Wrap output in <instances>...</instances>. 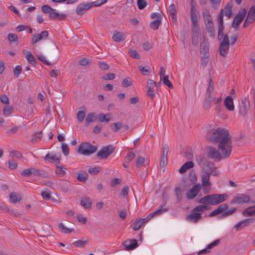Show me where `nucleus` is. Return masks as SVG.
<instances>
[{"label":"nucleus","mask_w":255,"mask_h":255,"mask_svg":"<svg viewBox=\"0 0 255 255\" xmlns=\"http://www.w3.org/2000/svg\"><path fill=\"white\" fill-rule=\"evenodd\" d=\"M233 6V1L228 2L225 7L224 9H221L218 17V38L220 41L223 38L220 43L219 51L220 54L224 57H225L227 55L226 51L229 49L230 41L228 35L227 34L224 35V26L223 24V17L224 14L228 17L231 16L232 14Z\"/></svg>","instance_id":"nucleus-1"},{"label":"nucleus","mask_w":255,"mask_h":255,"mask_svg":"<svg viewBox=\"0 0 255 255\" xmlns=\"http://www.w3.org/2000/svg\"><path fill=\"white\" fill-rule=\"evenodd\" d=\"M207 139L214 143H218L219 148L223 146L232 148V136L229 131L223 128H217L209 130L206 135Z\"/></svg>","instance_id":"nucleus-2"},{"label":"nucleus","mask_w":255,"mask_h":255,"mask_svg":"<svg viewBox=\"0 0 255 255\" xmlns=\"http://www.w3.org/2000/svg\"><path fill=\"white\" fill-rule=\"evenodd\" d=\"M228 197V195L226 194L207 195L199 200V202L202 204L195 207L192 212H204L210 209L209 205H218L226 201Z\"/></svg>","instance_id":"nucleus-3"},{"label":"nucleus","mask_w":255,"mask_h":255,"mask_svg":"<svg viewBox=\"0 0 255 255\" xmlns=\"http://www.w3.org/2000/svg\"><path fill=\"white\" fill-rule=\"evenodd\" d=\"M223 147L224 149L218 148L220 152L214 147H208V157L218 161H220L223 158H227L230 155L232 148L224 146Z\"/></svg>","instance_id":"nucleus-4"},{"label":"nucleus","mask_w":255,"mask_h":255,"mask_svg":"<svg viewBox=\"0 0 255 255\" xmlns=\"http://www.w3.org/2000/svg\"><path fill=\"white\" fill-rule=\"evenodd\" d=\"M228 209L229 206L228 204H221L216 209L214 210L209 214V217H212L222 214L220 216L221 218H224L233 215L237 211V209L235 207L232 208L230 210H228Z\"/></svg>","instance_id":"nucleus-5"},{"label":"nucleus","mask_w":255,"mask_h":255,"mask_svg":"<svg viewBox=\"0 0 255 255\" xmlns=\"http://www.w3.org/2000/svg\"><path fill=\"white\" fill-rule=\"evenodd\" d=\"M97 150V147L89 142H83L79 147L78 151L84 155H90Z\"/></svg>","instance_id":"nucleus-6"},{"label":"nucleus","mask_w":255,"mask_h":255,"mask_svg":"<svg viewBox=\"0 0 255 255\" xmlns=\"http://www.w3.org/2000/svg\"><path fill=\"white\" fill-rule=\"evenodd\" d=\"M203 191L205 193H208L210 190V173L208 171L202 170L201 173Z\"/></svg>","instance_id":"nucleus-7"},{"label":"nucleus","mask_w":255,"mask_h":255,"mask_svg":"<svg viewBox=\"0 0 255 255\" xmlns=\"http://www.w3.org/2000/svg\"><path fill=\"white\" fill-rule=\"evenodd\" d=\"M115 150L113 145H109L103 147L97 153L96 155L100 160L107 159Z\"/></svg>","instance_id":"nucleus-8"},{"label":"nucleus","mask_w":255,"mask_h":255,"mask_svg":"<svg viewBox=\"0 0 255 255\" xmlns=\"http://www.w3.org/2000/svg\"><path fill=\"white\" fill-rule=\"evenodd\" d=\"M200 40H201L200 47V53L202 55H205L206 57H209V45L208 42V40L205 38L204 35L200 36Z\"/></svg>","instance_id":"nucleus-9"},{"label":"nucleus","mask_w":255,"mask_h":255,"mask_svg":"<svg viewBox=\"0 0 255 255\" xmlns=\"http://www.w3.org/2000/svg\"><path fill=\"white\" fill-rule=\"evenodd\" d=\"M246 14V10L245 9H243L242 10L239 11L233 19L232 26L235 28H237L244 20Z\"/></svg>","instance_id":"nucleus-10"},{"label":"nucleus","mask_w":255,"mask_h":255,"mask_svg":"<svg viewBox=\"0 0 255 255\" xmlns=\"http://www.w3.org/2000/svg\"><path fill=\"white\" fill-rule=\"evenodd\" d=\"M250 199V197L249 196L242 194H239L231 200L230 203L232 204H241L249 202Z\"/></svg>","instance_id":"nucleus-11"},{"label":"nucleus","mask_w":255,"mask_h":255,"mask_svg":"<svg viewBox=\"0 0 255 255\" xmlns=\"http://www.w3.org/2000/svg\"><path fill=\"white\" fill-rule=\"evenodd\" d=\"M156 83L153 80L149 79L147 83V95L150 97L151 100H153L155 96V92L154 88L156 87Z\"/></svg>","instance_id":"nucleus-12"},{"label":"nucleus","mask_w":255,"mask_h":255,"mask_svg":"<svg viewBox=\"0 0 255 255\" xmlns=\"http://www.w3.org/2000/svg\"><path fill=\"white\" fill-rule=\"evenodd\" d=\"M201 186L199 184L194 185L186 193L187 199H193L198 194L200 190Z\"/></svg>","instance_id":"nucleus-13"},{"label":"nucleus","mask_w":255,"mask_h":255,"mask_svg":"<svg viewBox=\"0 0 255 255\" xmlns=\"http://www.w3.org/2000/svg\"><path fill=\"white\" fill-rule=\"evenodd\" d=\"M48 35L49 34L47 31H42L40 33L34 34L31 39V43L34 45L39 40L46 39Z\"/></svg>","instance_id":"nucleus-14"},{"label":"nucleus","mask_w":255,"mask_h":255,"mask_svg":"<svg viewBox=\"0 0 255 255\" xmlns=\"http://www.w3.org/2000/svg\"><path fill=\"white\" fill-rule=\"evenodd\" d=\"M242 106L240 107L239 112L245 118L250 109L249 101L247 98H245L242 100Z\"/></svg>","instance_id":"nucleus-15"},{"label":"nucleus","mask_w":255,"mask_h":255,"mask_svg":"<svg viewBox=\"0 0 255 255\" xmlns=\"http://www.w3.org/2000/svg\"><path fill=\"white\" fill-rule=\"evenodd\" d=\"M92 6L93 3H81L79 4L76 8V13L78 15H81L84 13L85 11L89 9Z\"/></svg>","instance_id":"nucleus-16"},{"label":"nucleus","mask_w":255,"mask_h":255,"mask_svg":"<svg viewBox=\"0 0 255 255\" xmlns=\"http://www.w3.org/2000/svg\"><path fill=\"white\" fill-rule=\"evenodd\" d=\"M124 245L127 250L130 251L137 247V242L135 239L128 240L124 242Z\"/></svg>","instance_id":"nucleus-17"},{"label":"nucleus","mask_w":255,"mask_h":255,"mask_svg":"<svg viewBox=\"0 0 255 255\" xmlns=\"http://www.w3.org/2000/svg\"><path fill=\"white\" fill-rule=\"evenodd\" d=\"M202 218V214L196 212H192V213L186 217L187 220L194 222H198Z\"/></svg>","instance_id":"nucleus-18"},{"label":"nucleus","mask_w":255,"mask_h":255,"mask_svg":"<svg viewBox=\"0 0 255 255\" xmlns=\"http://www.w3.org/2000/svg\"><path fill=\"white\" fill-rule=\"evenodd\" d=\"M224 105L226 109L230 111H233L235 109L233 99L230 96L226 97L224 101Z\"/></svg>","instance_id":"nucleus-19"},{"label":"nucleus","mask_w":255,"mask_h":255,"mask_svg":"<svg viewBox=\"0 0 255 255\" xmlns=\"http://www.w3.org/2000/svg\"><path fill=\"white\" fill-rule=\"evenodd\" d=\"M50 50L47 51V54L51 58H54L57 57L58 56V53L57 51L58 47L56 46L55 43H53L52 44L50 45Z\"/></svg>","instance_id":"nucleus-20"},{"label":"nucleus","mask_w":255,"mask_h":255,"mask_svg":"<svg viewBox=\"0 0 255 255\" xmlns=\"http://www.w3.org/2000/svg\"><path fill=\"white\" fill-rule=\"evenodd\" d=\"M49 16L52 20H65L66 18V15L65 14L59 13L56 12L55 10L51 12Z\"/></svg>","instance_id":"nucleus-21"},{"label":"nucleus","mask_w":255,"mask_h":255,"mask_svg":"<svg viewBox=\"0 0 255 255\" xmlns=\"http://www.w3.org/2000/svg\"><path fill=\"white\" fill-rule=\"evenodd\" d=\"M214 99V95L212 93H206V97L205 99L204 108L206 110L209 109L211 107V103Z\"/></svg>","instance_id":"nucleus-22"},{"label":"nucleus","mask_w":255,"mask_h":255,"mask_svg":"<svg viewBox=\"0 0 255 255\" xmlns=\"http://www.w3.org/2000/svg\"><path fill=\"white\" fill-rule=\"evenodd\" d=\"M197 161L203 170H205L207 167H209V165L212 163L205 158L201 157H199L197 159Z\"/></svg>","instance_id":"nucleus-23"},{"label":"nucleus","mask_w":255,"mask_h":255,"mask_svg":"<svg viewBox=\"0 0 255 255\" xmlns=\"http://www.w3.org/2000/svg\"><path fill=\"white\" fill-rule=\"evenodd\" d=\"M146 221L144 218L136 220L131 224V227L134 231L138 230Z\"/></svg>","instance_id":"nucleus-24"},{"label":"nucleus","mask_w":255,"mask_h":255,"mask_svg":"<svg viewBox=\"0 0 255 255\" xmlns=\"http://www.w3.org/2000/svg\"><path fill=\"white\" fill-rule=\"evenodd\" d=\"M206 30L208 31L210 36L214 38L215 37L214 25L213 21L205 23Z\"/></svg>","instance_id":"nucleus-25"},{"label":"nucleus","mask_w":255,"mask_h":255,"mask_svg":"<svg viewBox=\"0 0 255 255\" xmlns=\"http://www.w3.org/2000/svg\"><path fill=\"white\" fill-rule=\"evenodd\" d=\"M81 205L85 209H91L92 202L89 197L86 196L82 197L81 199Z\"/></svg>","instance_id":"nucleus-26"},{"label":"nucleus","mask_w":255,"mask_h":255,"mask_svg":"<svg viewBox=\"0 0 255 255\" xmlns=\"http://www.w3.org/2000/svg\"><path fill=\"white\" fill-rule=\"evenodd\" d=\"M194 165V163L192 161H187L180 167L179 172L181 174L184 173L186 172L188 169L193 167Z\"/></svg>","instance_id":"nucleus-27"},{"label":"nucleus","mask_w":255,"mask_h":255,"mask_svg":"<svg viewBox=\"0 0 255 255\" xmlns=\"http://www.w3.org/2000/svg\"><path fill=\"white\" fill-rule=\"evenodd\" d=\"M166 204V202L162 205L159 206L158 209H157L155 211L150 213V215L152 216V217L153 218L154 216L156 215H161L162 213L167 212L168 211V208H163L164 206H165Z\"/></svg>","instance_id":"nucleus-28"},{"label":"nucleus","mask_w":255,"mask_h":255,"mask_svg":"<svg viewBox=\"0 0 255 255\" xmlns=\"http://www.w3.org/2000/svg\"><path fill=\"white\" fill-rule=\"evenodd\" d=\"M166 204V202L162 205L159 206L158 209H157L155 211L150 213V215L152 216V217L153 218L154 216L156 215H161L162 213L167 212L168 211V208H163L164 206H165Z\"/></svg>","instance_id":"nucleus-29"},{"label":"nucleus","mask_w":255,"mask_h":255,"mask_svg":"<svg viewBox=\"0 0 255 255\" xmlns=\"http://www.w3.org/2000/svg\"><path fill=\"white\" fill-rule=\"evenodd\" d=\"M113 39L114 41L117 42H121L124 41L126 39L125 34L121 32H115Z\"/></svg>","instance_id":"nucleus-30"},{"label":"nucleus","mask_w":255,"mask_h":255,"mask_svg":"<svg viewBox=\"0 0 255 255\" xmlns=\"http://www.w3.org/2000/svg\"><path fill=\"white\" fill-rule=\"evenodd\" d=\"M243 214L245 216H255V205L245 209L243 212Z\"/></svg>","instance_id":"nucleus-31"},{"label":"nucleus","mask_w":255,"mask_h":255,"mask_svg":"<svg viewBox=\"0 0 255 255\" xmlns=\"http://www.w3.org/2000/svg\"><path fill=\"white\" fill-rule=\"evenodd\" d=\"M21 199V195L19 193L12 192L9 195V200L12 203H15L17 201H20Z\"/></svg>","instance_id":"nucleus-32"},{"label":"nucleus","mask_w":255,"mask_h":255,"mask_svg":"<svg viewBox=\"0 0 255 255\" xmlns=\"http://www.w3.org/2000/svg\"><path fill=\"white\" fill-rule=\"evenodd\" d=\"M25 56L29 64L33 65H35L36 64V61L30 52L28 51H26L25 54Z\"/></svg>","instance_id":"nucleus-33"},{"label":"nucleus","mask_w":255,"mask_h":255,"mask_svg":"<svg viewBox=\"0 0 255 255\" xmlns=\"http://www.w3.org/2000/svg\"><path fill=\"white\" fill-rule=\"evenodd\" d=\"M246 18L253 22L255 20V5L250 8Z\"/></svg>","instance_id":"nucleus-34"},{"label":"nucleus","mask_w":255,"mask_h":255,"mask_svg":"<svg viewBox=\"0 0 255 255\" xmlns=\"http://www.w3.org/2000/svg\"><path fill=\"white\" fill-rule=\"evenodd\" d=\"M31 169L32 174L34 176H43L44 177H47L48 176L47 173H43V171L39 169L31 168Z\"/></svg>","instance_id":"nucleus-35"},{"label":"nucleus","mask_w":255,"mask_h":255,"mask_svg":"<svg viewBox=\"0 0 255 255\" xmlns=\"http://www.w3.org/2000/svg\"><path fill=\"white\" fill-rule=\"evenodd\" d=\"M110 114H107L106 115H105L103 113H101L98 116V119L99 121L101 122H105L106 123H108L110 121Z\"/></svg>","instance_id":"nucleus-36"},{"label":"nucleus","mask_w":255,"mask_h":255,"mask_svg":"<svg viewBox=\"0 0 255 255\" xmlns=\"http://www.w3.org/2000/svg\"><path fill=\"white\" fill-rule=\"evenodd\" d=\"M212 165L213 166L211 167L210 165H209V167H207L205 170L208 171L210 170L211 171V175L213 176H218L220 173L219 171L218 170V168L214 166L213 163H212Z\"/></svg>","instance_id":"nucleus-37"},{"label":"nucleus","mask_w":255,"mask_h":255,"mask_svg":"<svg viewBox=\"0 0 255 255\" xmlns=\"http://www.w3.org/2000/svg\"><path fill=\"white\" fill-rule=\"evenodd\" d=\"M123 126V124L121 122H118L110 125L111 128L114 132H118Z\"/></svg>","instance_id":"nucleus-38"},{"label":"nucleus","mask_w":255,"mask_h":255,"mask_svg":"<svg viewBox=\"0 0 255 255\" xmlns=\"http://www.w3.org/2000/svg\"><path fill=\"white\" fill-rule=\"evenodd\" d=\"M168 77V75L162 77V78H160V81H162L163 84L167 86L169 88L172 89L173 85L172 83L170 82V81L169 80Z\"/></svg>","instance_id":"nucleus-39"},{"label":"nucleus","mask_w":255,"mask_h":255,"mask_svg":"<svg viewBox=\"0 0 255 255\" xmlns=\"http://www.w3.org/2000/svg\"><path fill=\"white\" fill-rule=\"evenodd\" d=\"M190 15L192 23H195V22H198V18L196 14V10L194 8V6L191 8Z\"/></svg>","instance_id":"nucleus-40"},{"label":"nucleus","mask_w":255,"mask_h":255,"mask_svg":"<svg viewBox=\"0 0 255 255\" xmlns=\"http://www.w3.org/2000/svg\"><path fill=\"white\" fill-rule=\"evenodd\" d=\"M88 174L86 172H83L78 174L77 179L78 181L85 182L88 179Z\"/></svg>","instance_id":"nucleus-41"},{"label":"nucleus","mask_w":255,"mask_h":255,"mask_svg":"<svg viewBox=\"0 0 255 255\" xmlns=\"http://www.w3.org/2000/svg\"><path fill=\"white\" fill-rule=\"evenodd\" d=\"M161 19H157L150 23V27L154 30H157L158 28V27L159 25L161 24Z\"/></svg>","instance_id":"nucleus-42"},{"label":"nucleus","mask_w":255,"mask_h":255,"mask_svg":"<svg viewBox=\"0 0 255 255\" xmlns=\"http://www.w3.org/2000/svg\"><path fill=\"white\" fill-rule=\"evenodd\" d=\"M167 155L164 153L162 154L160 164V167L162 168H164L165 166L167 165Z\"/></svg>","instance_id":"nucleus-43"},{"label":"nucleus","mask_w":255,"mask_h":255,"mask_svg":"<svg viewBox=\"0 0 255 255\" xmlns=\"http://www.w3.org/2000/svg\"><path fill=\"white\" fill-rule=\"evenodd\" d=\"M175 195L177 197V202L179 203L182 199V190L180 187H177L175 189Z\"/></svg>","instance_id":"nucleus-44"},{"label":"nucleus","mask_w":255,"mask_h":255,"mask_svg":"<svg viewBox=\"0 0 255 255\" xmlns=\"http://www.w3.org/2000/svg\"><path fill=\"white\" fill-rule=\"evenodd\" d=\"M42 131L38 132L33 135L31 138V142L34 143L40 140L42 138Z\"/></svg>","instance_id":"nucleus-45"},{"label":"nucleus","mask_w":255,"mask_h":255,"mask_svg":"<svg viewBox=\"0 0 255 255\" xmlns=\"http://www.w3.org/2000/svg\"><path fill=\"white\" fill-rule=\"evenodd\" d=\"M7 39L11 43L17 42L18 36L16 34L9 33L7 36Z\"/></svg>","instance_id":"nucleus-46"},{"label":"nucleus","mask_w":255,"mask_h":255,"mask_svg":"<svg viewBox=\"0 0 255 255\" xmlns=\"http://www.w3.org/2000/svg\"><path fill=\"white\" fill-rule=\"evenodd\" d=\"M95 117L94 113H89L85 121L86 126H88L90 123L93 121V118Z\"/></svg>","instance_id":"nucleus-47"},{"label":"nucleus","mask_w":255,"mask_h":255,"mask_svg":"<svg viewBox=\"0 0 255 255\" xmlns=\"http://www.w3.org/2000/svg\"><path fill=\"white\" fill-rule=\"evenodd\" d=\"M49 158L54 161L56 164L60 163V158L57 157L55 155H51L50 153H48L45 156V159H47Z\"/></svg>","instance_id":"nucleus-48"},{"label":"nucleus","mask_w":255,"mask_h":255,"mask_svg":"<svg viewBox=\"0 0 255 255\" xmlns=\"http://www.w3.org/2000/svg\"><path fill=\"white\" fill-rule=\"evenodd\" d=\"M87 241H82V240H78L73 243V245L76 247H84L87 244Z\"/></svg>","instance_id":"nucleus-49"},{"label":"nucleus","mask_w":255,"mask_h":255,"mask_svg":"<svg viewBox=\"0 0 255 255\" xmlns=\"http://www.w3.org/2000/svg\"><path fill=\"white\" fill-rule=\"evenodd\" d=\"M147 4V2L145 0H137V5L138 8L140 10H141V9H143V8H144L146 6Z\"/></svg>","instance_id":"nucleus-50"},{"label":"nucleus","mask_w":255,"mask_h":255,"mask_svg":"<svg viewBox=\"0 0 255 255\" xmlns=\"http://www.w3.org/2000/svg\"><path fill=\"white\" fill-rule=\"evenodd\" d=\"M222 102V98H214V105H215V109L217 111H220L221 108V104Z\"/></svg>","instance_id":"nucleus-51"},{"label":"nucleus","mask_w":255,"mask_h":255,"mask_svg":"<svg viewBox=\"0 0 255 255\" xmlns=\"http://www.w3.org/2000/svg\"><path fill=\"white\" fill-rule=\"evenodd\" d=\"M101 170L100 167H91L88 169V172L91 175H96Z\"/></svg>","instance_id":"nucleus-52"},{"label":"nucleus","mask_w":255,"mask_h":255,"mask_svg":"<svg viewBox=\"0 0 255 255\" xmlns=\"http://www.w3.org/2000/svg\"><path fill=\"white\" fill-rule=\"evenodd\" d=\"M41 10L44 13H50L53 10H55L51 6L47 4L43 5L41 7Z\"/></svg>","instance_id":"nucleus-53"},{"label":"nucleus","mask_w":255,"mask_h":255,"mask_svg":"<svg viewBox=\"0 0 255 255\" xmlns=\"http://www.w3.org/2000/svg\"><path fill=\"white\" fill-rule=\"evenodd\" d=\"M214 89V82H213L212 78H210V80L209 81V85H208V87L207 88L206 92L209 93H212V92L213 91Z\"/></svg>","instance_id":"nucleus-54"},{"label":"nucleus","mask_w":255,"mask_h":255,"mask_svg":"<svg viewBox=\"0 0 255 255\" xmlns=\"http://www.w3.org/2000/svg\"><path fill=\"white\" fill-rule=\"evenodd\" d=\"M131 84L132 81L130 78H126L124 79L122 82V85L124 87H128L131 85Z\"/></svg>","instance_id":"nucleus-55"},{"label":"nucleus","mask_w":255,"mask_h":255,"mask_svg":"<svg viewBox=\"0 0 255 255\" xmlns=\"http://www.w3.org/2000/svg\"><path fill=\"white\" fill-rule=\"evenodd\" d=\"M58 227L59 228H61L62 232L65 234L71 233L73 231V229H70L67 228L62 223L59 224Z\"/></svg>","instance_id":"nucleus-56"},{"label":"nucleus","mask_w":255,"mask_h":255,"mask_svg":"<svg viewBox=\"0 0 255 255\" xmlns=\"http://www.w3.org/2000/svg\"><path fill=\"white\" fill-rule=\"evenodd\" d=\"M139 68L140 71L143 75H148L149 70H150L149 66L142 67V66H139Z\"/></svg>","instance_id":"nucleus-57"},{"label":"nucleus","mask_w":255,"mask_h":255,"mask_svg":"<svg viewBox=\"0 0 255 255\" xmlns=\"http://www.w3.org/2000/svg\"><path fill=\"white\" fill-rule=\"evenodd\" d=\"M41 196L43 199L46 200H49L51 197L50 190L48 189H46L45 191L42 192Z\"/></svg>","instance_id":"nucleus-58"},{"label":"nucleus","mask_w":255,"mask_h":255,"mask_svg":"<svg viewBox=\"0 0 255 255\" xmlns=\"http://www.w3.org/2000/svg\"><path fill=\"white\" fill-rule=\"evenodd\" d=\"M55 173L60 177H62L65 174V171L61 167L57 166Z\"/></svg>","instance_id":"nucleus-59"},{"label":"nucleus","mask_w":255,"mask_h":255,"mask_svg":"<svg viewBox=\"0 0 255 255\" xmlns=\"http://www.w3.org/2000/svg\"><path fill=\"white\" fill-rule=\"evenodd\" d=\"M77 119L79 122H82L84 120L85 114L83 111H79L77 114Z\"/></svg>","instance_id":"nucleus-60"},{"label":"nucleus","mask_w":255,"mask_h":255,"mask_svg":"<svg viewBox=\"0 0 255 255\" xmlns=\"http://www.w3.org/2000/svg\"><path fill=\"white\" fill-rule=\"evenodd\" d=\"M13 108L10 106H5L3 109V113L5 115H9L12 113Z\"/></svg>","instance_id":"nucleus-61"},{"label":"nucleus","mask_w":255,"mask_h":255,"mask_svg":"<svg viewBox=\"0 0 255 255\" xmlns=\"http://www.w3.org/2000/svg\"><path fill=\"white\" fill-rule=\"evenodd\" d=\"M10 155H12L13 159H20L22 157L21 153L18 151H11Z\"/></svg>","instance_id":"nucleus-62"},{"label":"nucleus","mask_w":255,"mask_h":255,"mask_svg":"<svg viewBox=\"0 0 255 255\" xmlns=\"http://www.w3.org/2000/svg\"><path fill=\"white\" fill-rule=\"evenodd\" d=\"M62 152L65 155H67L69 153V147L66 143H62L61 147Z\"/></svg>","instance_id":"nucleus-63"},{"label":"nucleus","mask_w":255,"mask_h":255,"mask_svg":"<svg viewBox=\"0 0 255 255\" xmlns=\"http://www.w3.org/2000/svg\"><path fill=\"white\" fill-rule=\"evenodd\" d=\"M135 156V154L133 152H130L128 153L127 156L126 157V161L127 163H128Z\"/></svg>","instance_id":"nucleus-64"}]
</instances>
